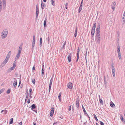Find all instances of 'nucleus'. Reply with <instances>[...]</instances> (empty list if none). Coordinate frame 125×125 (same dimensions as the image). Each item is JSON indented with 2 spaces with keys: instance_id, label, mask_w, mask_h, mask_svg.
Returning <instances> with one entry per match:
<instances>
[{
  "instance_id": "1",
  "label": "nucleus",
  "mask_w": 125,
  "mask_h": 125,
  "mask_svg": "<svg viewBox=\"0 0 125 125\" xmlns=\"http://www.w3.org/2000/svg\"><path fill=\"white\" fill-rule=\"evenodd\" d=\"M8 31L7 30H4L3 31L1 35V37L2 39L5 38L7 36Z\"/></svg>"
},
{
  "instance_id": "2",
  "label": "nucleus",
  "mask_w": 125,
  "mask_h": 125,
  "mask_svg": "<svg viewBox=\"0 0 125 125\" xmlns=\"http://www.w3.org/2000/svg\"><path fill=\"white\" fill-rule=\"evenodd\" d=\"M39 7L38 5V4H37L36 6V18H37L39 14Z\"/></svg>"
},
{
  "instance_id": "3",
  "label": "nucleus",
  "mask_w": 125,
  "mask_h": 125,
  "mask_svg": "<svg viewBox=\"0 0 125 125\" xmlns=\"http://www.w3.org/2000/svg\"><path fill=\"white\" fill-rule=\"evenodd\" d=\"M79 52H80L79 48V47H78V49L77 50V60H76L77 62L78 61V59L79 58Z\"/></svg>"
},
{
  "instance_id": "4",
  "label": "nucleus",
  "mask_w": 125,
  "mask_h": 125,
  "mask_svg": "<svg viewBox=\"0 0 125 125\" xmlns=\"http://www.w3.org/2000/svg\"><path fill=\"white\" fill-rule=\"evenodd\" d=\"M69 89H71L73 87V85L71 82L69 83L67 85Z\"/></svg>"
},
{
  "instance_id": "5",
  "label": "nucleus",
  "mask_w": 125,
  "mask_h": 125,
  "mask_svg": "<svg viewBox=\"0 0 125 125\" xmlns=\"http://www.w3.org/2000/svg\"><path fill=\"white\" fill-rule=\"evenodd\" d=\"M96 31H97L96 35H100V27L97 28L96 29Z\"/></svg>"
},
{
  "instance_id": "6",
  "label": "nucleus",
  "mask_w": 125,
  "mask_h": 125,
  "mask_svg": "<svg viewBox=\"0 0 125 125\" xmlns=\"http://www.w3.org/2000/svg\"><path fill=\"white\" fill-rule=\"evenodd\" d=\"M54 112V109L53 108H52L51 109L50 113V115L51 116H52L53 115Z\"/></svg>"
},
{
  "instance_id": "7",
  "label": "nucleus",
  "mask_w": 125,
  "mask_h": 125,
  "mask_svg": "<svg viewBox=\"0 0 125 125\" xmlns=\"http://www.w3.org/2000/svg\"><path fill=\"white\" fill-rule=\"evenodd\" d=\"M15 66H13L12 67H11L9 68L8 70V71L9 72H10L12 71V70H13L15 67Z\"/></svg>"
},
{
  "instance_id": "8",
  "label": "nucleus",
  "mask_w": 125,
  "mask_h": 125,
  "mask_svg": "<svg viewBox=\"0 0 125 125\" xmlns=\"http://www.w3.org/2000/svg\"><path fill=\"white\" fill-rule=\"evenodd\" d=\"M20 53L18 52L17 54L16 55L15 58V59L16 60H17L19 58V57L20 56Z\"/></svg>"
},
{
  "instance_id": "9",
  "label": "nucleus",
  "mask_w": 125,
  "mask_h": 125,
  "mask_svg": "<svg viewBox=\"0 0 125 125\" xmlns=\"http://www.w3.org/2000/svg\"><path fill=\"white\" fill-rule=\"evenodd\" d=\"M7 111L6 110H3L1 111V113H2L1 114H4L5 115L7 113Z\"/></svg>"
},
{
  "instance_id": "10",
  "label": "nucleus",
  "mask_w": 125,
  "mask_h": 125,
  "mask_svg": "<svg viewBox=\"0 0 125 125\" xmlns=\"http://www.w3.org/2000/svg\"><path fill=\"white\" fill-rule=\"evenodd\" d=\"M115 5L116 3L115 2H114L113 3L112 6V9L113 10H115Z\"/></svg>"
},
{
  "instance_id": "11",
  "label": "nucleus",
  "mask_w": 125,
  "mask_h": 125,
  "mask_svg": "<svg viewBox=\"0 0 125 125\" xmlns=\"http://www.w3.org/2000/svg\"><path fill=\"white\" fill-rule=\"evenodd\" d=\"M11 51H10L9 52L8 54L7 55V56L6 57V58H8V59H9L10 56L11 54Z\"/></svg>"
},
{
  "instance_id": "12",
  "label": "nucleus",
  "mask_w": 125,
  "mask_h": 125,
  "mask_svg": "<svg viewBox=\"0 0 125 125\" xmlns=\"http://www.w3.org/2000/svg\"><path fill=\"white\" fill-rule=\"evenodd\" d=\"M71 55L70 54L68 56V59L69 62H70L71 61Z\"/></svg>"
},
{
  "instance_id": "13",
  "label": "nucleus",
  "mask_w": 125,
  "mask_h": 125,
  "mask_svg": "<svg viewBox=\"0 0 125 125\" xmlns=\"http://www.w3.org/2000/svg\"><path fill=\"white\" fill-rule=\"evenodd\" d=\"M2 2L3 6L5 7L6 5V0H2Z\"/></svg>"
},
{
  "instance_id": "14",
  "label": "nucleus",
  "mask_w": 125,
  "mask_h": 125,
  "mask_svg": "<svg viewBox=\"0 0 125 125\" xmlns=\"http://www.w3.org/2000/svg\"><path fill=\"white\" fill-rule=\"evenodd\" d=\"M77 28L76 27V29L75 31V33H74V36L75 37H76L77 34Z\"/></svg>"
},
{
  "instance_id": "15",
  "label": "nucleus",
  "mask_w": 125,
  "mask_h": 125,
  "mask_svg": "<svg viewBox=\"0 0 125 125\" xmlns=\"http://www.w3.org/2000/svg\"><path fill=\"white\" fill-rule=\"evenodd\" d=\"M110 106L112 107H114L115 106V104L112 102H111L110 103Z\"/></svg>"
},
{
  "instance_id": "16",
  "label": "nucleus",
  "mask_w": 125,
  "mask_h": 125,
  "mask_svg": "<svg viewBox=\"0 0 125 125\" xmlns=\"http://www.w3.org/2000/svg\"><path fill=\"white\" fill-rule=\"evenodd\" d=\"M17 84V81L16 80L15 81H14L13 83V86L14 87H16V86Z\"/></svg>"
},
{
  "instance_id": "17",
  "label": "nucleus",
  "mask_w": 125,
  "mask_h": 125,
  "mask_svg": "<svg viewBox=\"0 0 125 125\" xmlns=\"http://www.w3.org/2000/svg\"><path fill=\"white\" fill-rule=\"evenodd\" d=\"M6 63L4 62H3L0 65V67L1 68L3 67L6 64Z\"/></svg>"
},
{
  "instance_id": "18",
  "label": "nucleus",
  "mask_w": 125,
  "mask_h": 125,
  "mask_svg": "<svg viewBox=\"0 0 125 125\" xmlns=\"http://www.w3.org/2000/svg\"><path fill=\"white\" fill-rule=\"evenodd\" d=\"M42 38L41 37L40 38V47H41L42 46Z\"/></svg>"
},
{
  "instance_id": "19",
  "label": "nucleus",
  "mask_w": 125,
  "mask_h": 125,
  "mask_svg": "<svg viewBox=\"0 0 125 125\" xmlns=\"http://www.w3.org/2000/svg\"><path fill=\"white\" fill-rule=\"evenodd\" d=\"M9 59H8V58L6 57L5 60L3 61V62L6 64V63L8 62Z\"/></svg>"
},
{
  "instance_id": "20",
  "label": "nucleus",
  "mask_w": 125,
  "mask_h": 125,
  "mask_svg": "<svg viewBox=\"0 0 125 125\" xmlns=\"http://www.w3.org/2000/svg\"><path fill=\"white\" fill-rule=\"evenodd\" d=\"M79 100H78L76 101V105L77 107H78L79 106Z\"/></svg>"
},
{
  "instance_id": "21",
  "label": "nucleus",
  "mask_w": 125,
  "mask_h": 125,
  "mask_svg": "<svg viewBox=\"0 0 125 125\" xmlns=\"http://www.w3.org/2000/svg\"><path fill=\"white\" fill-rule=\"evenodd\" d=\"M96 26V23H95L93 26L92 30H95V27Z\"/></svg>"
},
{
  "instance_id": "22",
  "label": "nucleus",
  "mask_w": 125,
  "mask_h": 125,
  "mask_svg": "<svg viewBox=\"0 0 125 125\" xmlns=\"http://www.w3.org/2000/svg\"><path fill=\"white\" fill-rule=\"evenodd\" d=\"M61 94H62L61 93V92H60L59 93V95L58 96V98L59 99V100L60 101H61V99L60 98Z\"/></svg>"
},
{
  "instance_id": "23",
  "label": "nucleus",
  "mask_w": 125,
  "mask_h": 125,
  "mask_svg": "<svg viewBox=\"0 0 125 125\" xmlns=\"http://www.w3.org/2000/svg\"><path fill=\"white\" fill-rule=\"evenodd\" d=\"M45 4L43 2H42L41 4V8L42 9H43L44 8V4Z\"/></svg>"
},
{
  "instance_id": "24",
  "label": "nucleus",
  "mask_w": 125,
  "mask_h": 125,
  "mask_svg": "<svg viewBox=\"0 0 125 125\" xmlns=\"http://www.w3.org/2000/svg\"><path fill=\"white\" fill-rule=\"evenodd\" d=\"M22 50V47L20 46L19 48L18 52L21 53V52Z\"/></svg>"
},
{
  "instance_id": "25",
  "label": "nucleus",
  "mask_w": 125,
  "mask_h": 125,
  "mask_svg": "<svg viewBox=\"0 0 125 125\" xmlns=\"http://www.w3.org/2000/svg\"><path fill=\"white\" fill-rule=\"evenodd\" d=\"M35 42H32V49L33 50V48L35 46Z\"/></svg>"
},
{
  "instance_id": "26",
  "label": "nucleus",
  "mask_w": 125,
  "mask_h": 125,
  "mask_svg": "<svg viewBox=\"0 0 125 125\" xmlns=\"http://www.w3.org/2000/svg\"><path fill=\"white\" fill-rule=\"evenodd\" d=\"M13 118H11L10 120V124H11L13 123Z\"/></svg>"
},
{
  "instance_id": "27",
  "label": "nucleus",
  "mask_w": 125,
  "mask_h": 125,
  "mask_svg": "<svg viewBox=\"0 0 125 125\" xmlns=\"http://www.w3.org/2000/svg\"><path fill=\"white\" fill-rule=\"evenodd\" d=\"M44 68V65H43L42 68V74H44V70H43V68Z\"/></svg>"
},
{
  "instance_id": "28",
  "label": "nucleus",
  "mask_w": 125,
  "mask_h": 125,
  "mask_svg": "<svg viewBox=\"0 0 125 125\" xmlns=\"http://www.w3.org/2000/svg\"><path fill=\"white\" fill-rule=\"evenodd\" d=\"M53 81V79L52 78L50 80V83L49 86H51V85L52 84V83Z\"/></svg>"
},
{
  "instance_id": "29",
  "label": "nucleus",
  "mask_w": 125,
  "mask_h": 125,
  "mask_svg": "<svg viewBox=\"0 0 125 125\" xmlns=\"http://www.w3.org/2000/svg\"><path fill=\"white\" fill-rule=\"evenodd\" d=\"M51 1L52 5L53 6H54L55 5L54 0H51Z\"/></svg>"
},
{
  "instance_id": "30",
  "label": "nucleus",
  "mask_w": 125,
  "mask_h": 125,
  "mask_svg": "<svg viewBox=\"0 0 125 125\" xmlns=\"http://www.w3.org/2000/svg\"><path fill=\"white\" fill-rule=\"evenodd\" d=\"M117 52H120V48L119 45L117 46Z\"/></svg>"
},
{
  "instance_id": "31",
  "label": "nucleus",
  "mask_w": 125,
  "mask_h": 125,
  "mask_svg": "<svg viewBox=\"0 0 125 125\" xmlns=\"http://www.w3.org/2000/svg\"><path fill=\"white\" fill-rule=\"evenodd\" d=\"M82 7H81L80 6L78 10V12L79 13H80V12L82 10Z\"/></svg>"
},
{
  "instance_id": "32",
  "label": "nucleus",
  "mask_w": 125,
  "mask_h": 125,
  "mask_svg": "<svg viewBox=\"0 0 125 125\" xmlns=\"http://www.w3.org/2000/svg\"><path fill=\"white\" fill-rule=\"evenodd\" d=\"M94 31L95 30H91V34L93 36L94 34Z\"/></svg>"
},
{
  "instance_id": "33",
  "label": "nucleus",
  "mask_w": 125,
  "mask_h": 125,
  "mask_svg": "<svg viewBox=\"0 0 125 125\" xmlns=\"http://www.w3.org/2000/svg\"><path fill=\"white\" fill-rule=\"evenodd\" d=\"M46 20H47V19H46V18L45 19V20H44V27L46 26Z\"/></svg>"
},
{
  "instance_id": "34",
  "label": "nucleus",
  "mask_w": 125,
  "mask_h": 125,
  "mask_svg": "<svg viewBox=\"0 0 125 125\" xmlns=\"http://www.w3.org/2000/svg\"><path fill=\"white\" fill-rule=\"evenodd\" d=\"M82 108L83 109V111L84 113V114H85V113H86V111L85 110V109L84 108V106H83V105L82 104Z\"/></svg>"
},
{
  "instance_id": "35",
  "label": "nucleus",
  "mask_w": 125,
  "mask_h": 125,
  "mask_svg": "<svg viewBox=\"0 0 125 125\" xmlns=\"http://www.w3.org/2000/svg\"><path fill=\"white\" fill-rule=\"evenodd\" d=\"M94 117L96 121H98V119H97V117L96 116V115H95L94 114Z\"/></svg>"
},
{
  "instance_id": "36",
  "label": "nucleus",
  "mask_w": 125,
  "mask_h": 125,
  "mask_svg": "<svg viewBox=\"0 0 125 125\" xmlns=\"http://www.w3.org/2000/svg\"><path fill=\"white\" fill-rule=\"evenodd\" d=\"M4 90V89H2L0 90V94L3 92Z\"/></svg>"
},
{
  "instance_id": "37",
  "label": "nucleus",
  "mask_w": 125,
  "mask_h": 125,
  "mask_svg": "<svg viewBox=\"0 0 125 125\" xmlns=\"http://www.w3.org/2000/svg\"><path fill=\"white\" fill-rule=\"evenodd\" d=\"M97 42L98 44H99L100 43V39H97Z\"/></svg>"
},
{
  "instance_id": "38",
  "label": "nucleus",
  "mask_w": 125,
  "mask_h": 125,
  "mask_svg": "<svg viewBox=\"0 0 125 125\" xmlns=\"http://www.w3.org/2000/svg\"><path fill=\"white\" fill-rule=\"evenodd\" d=\"M99 102L100 103H101L102 104H103V100L101 99H99Z\"/></svg>"
},
{
  "instance_id": "39",
  "label": "nucleus",
  "mask_w": 125,
  "mask_h": 125,
  "mask_svg": "<svg viewBox=\"0 0 125 125\" xmlns=\"http://www.w3.org/2000/svg\"><path fill=\"white\" fill-rule=\"evenodd\" d=\"M16 62H17L16 60H15V61H14L13 64V65L14 66H15L16 67Z\"/></svg>"
},
{
  "instance_id": "40",
  "label": "nucleus",
  "mask_w": 125,
  "mask_h": 125,
  "mask_svg": "<svg viewBox=\"0 0 125 125\" xmlns=\"http://www.w3.org/2000/svg\"><path fill=\"white\" fill-rule=\"evenodd\" d=\"M97 36L96 39H100V35H96Z\"/></svg>"
},
{
  "instance_id": "41",
  "label": "nucleus",
  "mask_w": 125,
  "mask_h": 125,
  "mask_svg": "<svg viewBox=\"0 0 125 125\" xmlns=\"http://www.w3.org/2000/svg\"><path fill=\"white\" fill-rule=\"evenodd\" d=\"M32 108L34 109L35 107V104H33L31 106Z\"/></svg>"
},
{
  "instance_id": "42",
  "label": "nucleus",
  "mask_w": 125,
  "mask_h": 125,
  "mask_svg": "<svg viewBox=\"0 0 125 125\" xmlns=\"http://www.w3.org/2000/svg\"><path fill=\"white\" fill-rule=\"evenodd\" d=\"M35 36H33V37L32 42H35Z\"/></svg>"
},
{
  "instance_id": "43",
  "label": "nucleus",
  "mask_w": 125,
  "mask_h": 125,
  "mask_svg": "<svg viewBox=\"0 0 125 125\" xmlns=\"http://www.w3.org/2000/svg\"><path fill=\"white\" fill-rule=\"evenodd\" d=\"M32 82L33 83L35 84V81L34 79H33L32 80Z\"/></svg>"
},
{
  "instance_id": "44",
  "label": "nucleus",
  "mask_w": 125,
  "mask_h": 125,
  "mask_svg": "<svg viewBox=\"0 0 125 125\" xmlns=\"http://www.w3.org/2000/svg\"><path fill=\"white\" fill-rule=\"evenodd\" d=\"M68 5V3H66L65 5V8L66 9H67V7H66Z\"/></svg>"
},
{
  "instance_id": "45",
  "label": "nucleus",
  "mask_w": 125,
  "mask_h": 125,
  "mask_svg": "<svg viewBox=\"0 0 125 125\" xmlns=\"http://www.w3.org/2000/svg\"><path fill=\"white\" fill-rule=\"evenodd\" d=\"M71 105L68 108V109L70 111L71 110Z\"/></svg>"
},
{
  "instance_id": "46",
  "label": "nucleus",
  "mask_w": 125,
  "mask_h": 125,
  "mask_svg": "<svg viewBox=\"0 0 125 125\" xmlns=\"http://www.w3.org/2000/svg\"><path fill=\"white\" fill-rule=\"evenodd\" d=\"M122 22L123 23V24H124L125 22V19H122Z\"/></svg>"
},
{
  "instance_id": "47",
  "label": "nucleus",
  "mask_w": 125,
  "mask_h": 125,
  "mask_svg": "<svg viewBox=\"0 0 125 125\" xmlns=\"http://www.w3.org/2000/svg\"><path fill=\"white\" fill-rule=\"evenodd\" d=\"M32 91V89L31 88L29 90V92H30V94H31V93Z\"/></svg>"
},
{
  "instance_id": "48",
  "label": "nucleus",
  "mask_w": 125,
  "mask_h": 125,
  "mask_svg": "<svg viewBox=\"0 0 125 125\" xmlns=\"http://www.w3.org/2000/svg\"><path fill=\"white\" fill-rule=\"evenodd\" d=\"M100 123L101 125H104L103 123L101 121H100Z\"/></svg>"
},
{
  "instance_id": "49",
  "label": "nucleus",
  "mask_w": 125,
  "mask_h": 125,
  "mask_svg": "<svg viewBox=\"0 0 125 125\" xmlns=\"http://www.w3.org/2000/svg\"><path fill=\"white\" fill-rule=\"evenodd\" d=\"M51 88V86H49V92H50Z\"/></svg>"
},
{
  "instance_id": "50",
  "label": "nucleus",
  "mask_w": 125,
  "mask_h": 125,
  "mask_svg": "<svg viewBox=\"0 0 125 125\" xmlns=\"http://www.w3.org/2000/svg\"><path fill=\"white\" fill-rule=\"evenodd\" d=\"M0 6H2V1L0 0Z\"/></svg>"
},
{
  "instance_id": "51",
  "label": "nucleus",
  "mask_w": 125,
  "mask_h": 125,
  "mask_svg": "<svg viewBox=\"0 0 125 125\" xmlns=\"http://www.w3.org/2000/svg\"><path fill=\"white\" fill-rule=\"evenodd\" d=\"M118 56H121V54L120 52H117Z\"/></svg>"
},
{
  "instance_id": "52",
  "label": "nucleus",
  "mask_w": 125,
  "mask_h": 125,
  "mask_svg": "<svg viewBox=\"0 0 125 125\" xmlns=\"http://www.w3.org/2000/svg\"><path fill=\"white\" fill-rule=\"evenodd\" d=\"M10 92V90H8L7 91V93L9 94Z\"/></svg>"
},
{
  "instance_id": "53",
  "label": "nucleus",
  "mask_w": 125,
  "mask_h": 125,
  "mask_svg": "<svg viewBox=\"0 0 125 125\" xmlns=\"http://www.w3.org/2000/svg\"><path fill=\"white\" fill-rule=\"evenodd\" d=\"M85 114L86 115V116H87L88 117V118H89V119H90V117L89 116V115H88V114L86 113H86H85Z\"/></svg>"
},
{
  "instance_id": "54",
  "label": "nucleus",
  "mask_w": 125,
  "mask_h": 125,
  "mask_svg": "<svg viewBox=\"0 0 125 125\" xmlns=\"http://www.w3.org/2000/svg\"><path fill=\"white\" fill-rule=\"evenodd\" d=\"M112 70L113 69H115V68H114V66L113 64H112Z\"/></svg>"
},
{
  "instance_id": "55",
  "label": "nucleus",
  "mask_w": 125,
  "mask_h": 125,
  "mask_svg": "<svg viewBox=\"0 0 125 125\" xmlns=\"http://www.w3.org/2000/svg\"><path fill=\"white\" fill-rule=\"evenodd\" d=\"M83 0H82L81 3V4L80 5V6L83 7V6H82Z\"/></svg>"
},
{
  "instance_id": "56",
  "label": "nucleus",
  "mask_w": 125,
  "mask_h": 125,
  "mask_svg": "<svg viewBox=\"0 0 125 125\" xmlns=\"http://www.w3.org/2000/svg\"><path fill=\"white\" fill-rule=\"evenodd\" d=\"M30 99H29L27 101V103H28L29 104L30 103Z\"/></svg>"
},
{
  "instance_id": "57",
  "label": "nucleus",
  "mask_w": 125,
  "mask_h": 125,
  "mask_svg": "<svg viewBox=\"0 0 125 125\" xmlns=\"http://www.w3.org/2000/svg\"><path fill=\"white\" fill-rule=\"evenodd\" d=\"M112 74L114 77H115V72L112 73Z\"/></svg>"
},
{
  "instance_id": "58",
  "label": "nucleus",
  "mask_w": 125,
  "mask_h": 125,
  "mask_svg": "<svg viewBox=\"0 0 125 125\" xmlns=\"http://www.w3.org/2000/svg\"><path fill=\"white\" fill-rule=\"evenodd\" d=\"M57 123L56 122H55L53 124V125H56V124H57Z\"/></svg>"
},
{
  "instance_id": "59",
  "label": "nucleus",
  "mask_w": 125,
  "mask_h": 125,
  "mask_svg": "<svg viewBox=\"0 0 125 125\" xmlns=\"http://www.w3.org/2000/svg\"><path fill=\"white\" fill-rule=\"evenodd\" d=\"M22 125V122H21L19 123V125Z\"/></svg>"
},
{
  "instance_id": "60",
  "label": "nucleus",
  "mask_w": 125,
  "mask_h": 125,
  "mask_svg": "<svg viewBox=\"0 0 125 125\" xmlns=\"http://www.w3.org/2000/svg\"><path fill=\"white\" fill-rule=\"evenodd\" d=\"M112 73H113V72H115V69H112Z\"/></svg>"
},
{
  "instance_id": "61",
  "label": "nucleus",
  "mask_w": 125,
  "mask_h": 125,
  "mask_svg": "<svg viewBox=\"0 0 125 125\" xmlns=\"http://www.w3.org/2000/svg\"><path fill=\"white\" fill-rule=\"evenodd\" d=\"M48 41H49L50 40V38L49 36H48ZM48 42L49 43V42Z\"/></svg>"
},
{
  "instance_id": "62",
  "label": "nucleus",
  "mask_w": 125,
  "mask_h": 125,
  "mask_svg": "<svg viewBox=\"0 0 125 125\" xmlns=\"http://www.w3.org/2000/svg\"><path fill=\"white\" fill-rule=\"evenodd\" d=\"M26 94H27L26 96L28 97V95H29V93L28 92Z\"/></svg>"
},
{
  "instance_id": "63",
  "label": "nucleus",
  "mask_w": 125,
  "mask_h": 125,
  "mask_svg": "<svg viewBox=\"0 0 125 125\" xmlns=\"http://www.w3.org/2000/svg\"><path fill=\"white\" fill-rule=\"evenodd\" d=\"M118 58H119V59L120 60L121 58V56H118Z\"/></svg>"
},
{
  "instance_id": "64",
  "label": "nucleus",
  "mask_w": 125,
  "mask_h": 125,
  "mask_svg": "<svg viewBox=\"0 0 125 125\" xmlns=\"http://www.w3.org/2000/svg\"><path fill=\"white\" fill-rule=\"evenodd\" d=\"M32 69V70H35V67H34V66L33 67Z\"/></svg>"
}]
</instances>
